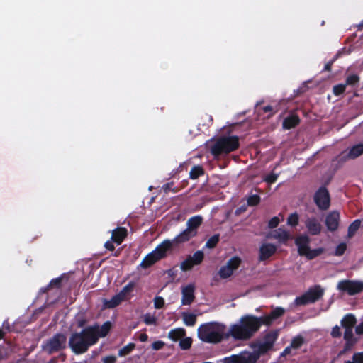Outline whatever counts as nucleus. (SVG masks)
<instances>
[{"mask_svg": "<svg viewBox=\"0 0 363 363\" xmlns=\"http://www.w3.org/2000/svg\"><path fill=\"white\" fill-rule=\"evenodd\" d=\"M260 318L253 315H245L240 318L239 323L230 326L227 337L235 340H248L260 329Z\"/></svg>", "mask_w": 363, "mask_h": 363, "instance_id": "1", "label": "nucleus"}, {"mask_svg": "<svg viewBox=\"0 0 363 363\" xmlns=\"http://www.w3.org/2000/svg\"><path fill=\"white\" fill-rule=\"evenodd\" d=\"M225 328V325L217 322L204 323L198 328V337L204 342L217 344L229 337Z\"/></svg>", "mask_w": 363, "mask_h": 363, "instance_id": "2", "label": "nucleus"}, {"mask_svg": "<svg viewBox=\"0 0 363 363\" xmlns=\"http://www.w3.org/2000/svg\"><path fill=\"white\" fill-rule=\"evenodd\" d=\"M96 339L94 330L86 327L82 331L71 335L69 346L74 354H84L91 346L96 344Z\"/></svg>", "mask_w": 363, "mask_h": 363, "instance_id": "3", "label": "nucleus"}, {"mask_svg": "<svg viewBox=\"0 0 363 363\" xmlns=\"http://www.w3.org/2000/svg\"><path fill=\"white\" fill-rule=\"evenodd\" d=\"M240 147L239 138L237 135H223L218 137L211 145V155L218 158L223 155H227L235 151Z\"/></svg>", "mask_w": 363, "mask_h": 363, "instance_id": "4", "label": "nucleus"}, {"mask_svg": "<svg viewBox=\"0 0 363 363\" xmlns=\"http://www.w3.org/2000/svg\"><path fill=\"white\" fill-rule=\"evenodd\" d=\"M67 347V337L63 333H56L42 345V349L48 354L60 352Z\"/></svg>", "mask_w": 363, "mask_h": 363, "instance_id": "5", "label": "nucleus"}, {"mask_svg": "<svg viewBox=\"0 0 363 363\" xmlns=\"http://www.w3.org/2000/svg\"><path fill=\"white\" fill-rule=\"evenodd\" d=\"M323 294L324 290L320 286L317 285L314 288L309 289L301 296L296 297L294 302L296 306H305L308 303H313L320 299Z\"/></svg>", "mask_w": 363, "mask_h": 363, "instance_id": "6", "label": "nucleus"}, {"mask_svg": "<svg viewBox=\"0 0 363 363\" xmlns=\"http://www.w3.org/2000/svg\"><path fill=\"white\" fill-rule=\"evenodd\" d=\"M313 200L320 210L326 211L330 206V196L325 186H320L316 191L313 196Z\"/></svg>", "mask_w": 363, "mask_h": 363, "instance_id": "7", "label": "nucleus"}, {"mask_svg": "<svg viewBox=\"0 0 363 363\" xmlns=\"http://www.w3.org/2000/svg\"><path fill=\"white\" fill-rule=\"evenodd\" d=\"M337 289L347 292L350 296H354L363 291V282L349 279L342 280L338 282Z\"/></svg>", "mask_w": 363, "mask_h": 363, "instance_id": "8", "label": "nucleus"}, {"mask_svg": "<svg viewBox=\"0 0 363 363\" xmlns=\"http://www.w3.org/2000/svg\"><path fill=\"white\" fill-rule=\"evenodd\" d=\"M241 259L240 257L235 256L230 258L225 265L222 266L218 271V274L221 279H227L230 277L233 272L236 270L240 265Z\"/></svg>", "mask_w": 363, "mask_h": 363, "instance_id": "9", "label": "nucleus"}, {"mask_svg": "<svg viewBox=\"0 0 363 363\" xmlns=\"http://www.w3.org/2000/svg\"><path fill=\"white\" fill-rule=\"evenodd\" d=\"M304 225L311 235H318L322 231V225L318 218L315 216H306Z\"/></svg>", "mask_w": 363, "mask_h": 363, "instance_id": "10", "label": "nucleus"}, {"mask_svg": "<svg viewBox=\"0 0 363 363\" xmlns=\"http://www.w3.org/2000/svg\"><path fill=\"white\" fill-rule=\"evenodd\" d=\"M258 359L259 354L250 352H243L230 357L231 363H256Z\"/></svg>", "mask_w": 363, "mask_h": 363, "instance_id": "11", "label": "nucleus"}, {"mask_svg": "<svg viewBox=\"0 0 363 363\" xmlns=\"http://www.w3.org/2000/svg\"><path fill=\"white\" fill-rule=\"evenodd\" d=\"M195 286L193 284L186 285L182 289V304L183 306L191 305L195 299Z\"/></svg>", "mask_w": 363, "mask_h": 363, "instance_id": "12", "label": "nucleus"}, {"mask_svg": "<svg viewBox=\"0 0 363 363\" xmlns=\"http://www.w3.org/2000/svg\"><path fill=\"white\" fill-rule=\"evenodd\" d=\"M340 213L334 211L330 212L325 217V225L329 231L334 232L337 230L340 222Z\"/></svg>", "mask_w": 363, "mask_h": 363, "instance_id": "13", "label": "nucleus"}, {"mask_svg": "<svg viewBox=\"0 0 363 363\" xmlns=\"http://www.w3.org/2000/svg\"><path fill=\"white\" fill-rule=\"evenodd\" d=\"M172 247V242L169 240H165L158 245L152 252L159 259H164L167 257V252Z\"/></svg>", "mask_w": 363, "mask_h": 363, "instance_id": "14", "label": "nucleus"}, {"mask_svg": "<svg viewBox=\"0 0 363 363\" xmlns=\"http://www.w3.org/2000/svg\"><path fill=\"white\" fill-rule=\"evenodd\" d=\"M277 246L272 243H265L260 246L259 250V260L265 261L270 258L277 252Z\"/></svg>", "mask_w": 363, "mask_h": 363, "instance_id": "15", "label": "nucleus"}, {"mask_svg": "<svg viewBox=\"0 0 363 363\" xmlns=\"http://www.w3.org/2000/svg\"><path fill=\"white\" fill-rule=\"evenodd\" d=\"M294 242L298 247V253L301 256L310 247L311 238L307 234H301L296 238Z\"/></svg>", "mask_w": 363, "mask_h": 363, "instance_id": "16", "label": "nucleus"}, {"mask_svg": "<svg viewBox=\"0 0 363 363\" xmlns=\"http://www.w3.org/2000/svg\"><path fill=\"white\" fill-rule=\"evenodd\" d=\"M344 340H345V343L343 350L340 354L350 350L358 342V338L355 337L353 335V329H345Z\"/></svg>", "mask_w": 363, "mask_h": 363, "instance_id": "17", "label": "nucleus"}, {"mask_svg": "<svg viewBox=\"0 0 363 363\" xmlns=\"http://www.w3.org/2000/svg\"><path fill=\"white\" fill-rule=\"evenodd\" d=\"M88 328H91L94 330V335L96 338V344L99 337H104L108 335L111 328V323L109 321H106L101 327L96 325L88 326Z\"/></svg>", "mask_w": 363, "mask_h": 363, "instance_id": "18", "label": "nucleus"}, {"mask_svg": "<svg viewBox=\"0 0 363 363\" xmlns=\"http://www.w3.org/2000/svg\"><path fill=\"white\" fill-rule=\"evenodd\" d=\"M363 154V143H359L353 145L349 149V151L347 154L345 155L344 152L342 153L341 160H346L347 159H356L360 155Z\"/></svg>", "mask_w": 363, "mask_h": 363, "instance_id": "19", "label": "nucleus"}, {"mask_svg": "<svg viewBox=\"0 0 363 363\" xmlns=\"http://www.w3.org/2000/svg\"><path fill=\"white\" fill-rule=\"evenodd\" d=\"M202 223L203 217L201 216L198 215L192 216L186 222V229L196 235L198 233V228L200 227Z\"/></svg>", "mask_w": 363, "mask_h": 363, "instance_id": "20", "label": "nucleus"}, {"mask_svg": "<svg viewBox=\"0 0 363 363\" xmlns=\"http://www.w3.org/2000/svg\"><path fill=\"white\" fill-rule=\"evenodd\" d=\"M299 123V117L296 114H291L284 119L282 126L285 130H290L296 127Z\"/></svg>", "mask_w": 363, "mask_h": 363, "instance_id": "21", "label": "nucleus"}, {"mask_svg": "<svg viewBox=\"0 0 363 363\" xmlns=\"http://www.w3.org/2000/svg\"><path fill=\"white\" fill-rule=\"evenodd\" d=\"M128 235L127 230L125 228L120 227L113 230L112 232L111 240L117 245L122 243Z\"/></svg>", "mask_w": 363, "mask_h": 363, "instance_id": "22", "label": "nucleus"}, {"mask_svg": "<svg viewBox=\"0 0 363 363\" xmlns=\"http://www.w3.org/2000/svg\"><path fill=\"white\" fill-rule=\"evenodd\" d=\"M272 236L274 239L277 240L279 243L284 245H286L289 240L292 239V236L290 235L289 232L281 228L276 230Z\"/></svg>", "mask_w": 363, "mask_h": 363, "instance_id": "23", "label": "nucleus"}, {"mask_svg": "<svg viewBox=\"0 0 363 363\" xmlns=\"http://www.w3.org/2000/svg\"><path fill=\"white\" fill-rule=\"evenodd\" d=\"M193 233L190 232L188 229H185L180 234L176 236L174 240H171L172 244L175 243H183L190 240L191 238L196 237Z\"/></svg>", "mask_w": 363, "mask_h": 363, "instance_id": "24", "label": "nucleus"}, {"mask_svg": "<svg viewBox=\"0 0 363 363\" xmlns=\"http://www.w3.org/2000/svg\"><path fill=\"white\" fill-rule=\"evenodd\" d=\"M357 323L355 316L352 313L345 315L341 320V325L345 329H353Z\"/></svg>", "mask_w": 363, "mask_h": 363, "instance_id": "25", "label": "nucleus"}, {"mask_svg": "<svg viewBox=\"0 0 363 363\" xmlns=\"http://www.w3.org/2000/svg\"><path fill=\"white\" fill-rule=\"evenodd\" d=\"M185 335L186 330L182 328L171 330L168 333V337L174 342L180 340Z\"/></svg>", "mask_w": 363, "mask_h": 363, "instance_id": "26", "label": "nucleus"}, {"mask_svg": "<svg viewBox=\"0 0 363 363\" xmlns=\"http://www.w3.org/2000/svg\"><path fill=\"white\" fill-rule=\"evenodd\" d=\"M125 299L121 297L119 294H117L110 300H104V306L108 308H113L120 305L121 303Z\"/></svg>", "mask_w": 363, "mask_h": 363, "instance_id": "27", "label": "nucleus"}, {"mask_svg": "<svg viewBox=\"0 0 363 363\" xmlns=\"http://www.w3.org/2000/svg\"><path fill=\"white\" fill-rule=\"evenodd\" d=\"M159 259L154 255V254L151 252L148 255H147L145 258L143 259L140 266L144 268L147 269L150 267L152 265H153L155 263L158 262Z\"/></svg>", "mask_w": 363, "mask_h": 363, "instance_id": "28", "label": "nucleus"}, {"mask_svg": "<svg viewBox=\"0 0 363 363\" xmlns=\"http://www.w3.org/2000/svg\"><path fill=\"white\" fill-rule=\"evenodd\" d=\"M182 317L183 319L184 323L186 326L192 327L195 325L197 320L196 315L188 312H183L182 313Z\"/></svg>", "mask_w": 363, "mask_h": 363, "instance_id": "29", "label": "nucleus"}, {"mask_svg": "<svg viewBox=\"0 0 363 363\" xmlns=\"http://www.w3.org/2000/svg\"><path fill=\"white\" fill-rule=\"evenodd\" d=\"M279 336V330H272L267 333L263 337V342L269 344L272 347H273L274 342L277 340Z\"/></svg>", "mask_w": 363, "mask_h": 363, "instance_id": "30", "label": "nucleus"}, {"mask_svg": "<svg viewBox=\"0 0 363 363\" xmlns=\"http://www.w3.org/2000/svg\"><path fill=\"white\" fill-rule=\"evenodd\" d=\"M322 247L311 250L310 247L301 255L306 257L308 260L313 259L323 252Z\"/></svg>", "mask_w": 363, "mask_h": 363, "instance_id": "31", "label": "nucleus"}, {"mask_svg": "<svg viewBox=\"0 0 363 363\" xmlns=\"http://www.w3.org/2000/svg\"><path fill=\"white\" fill-rule=\"evenodd\" d=\"M254 347H255V351L257 352L255 354H259V356L260 354H264L267 353L268 351H269L272 348L270 345H269V344L265 343L264 342H259V343L255 345Z\"/></svg>", "mask_w": 363, "mask_h": 363, "instance_id": "32", "label": "nucleus"}, {"mask_svg": "<svg viewBox=\"0 0 363 363\" xmlns=\"http://www.w3.org/2000/svg\"><path fill=\"white\" fill-rule=\"evenodd\" d=\"M203 174H204L203 168L200 165H195L191 168V169L189 172V177L191 179H196L200 176H202Z\"/></svg>", "mask_w": 363, "mask_h": 363, "instance_id": "33", "label": "nucleus"}, {"mask_svg": "<svg viewBox=\"0 0 363 363\" xmlns=\"http://www.w3.org/2000/svg\"><path fill=\"white\" fill-rule=\"evenodd\" d=\"M361 221L359 219L354 220L348 227L347 235L352 237L360 228Z\"/></svg>", "mask_w": 363, "mask_h": 363, "instance_id": "34", "label": "nucleus"}, {"mask_svg": "<svg viewBox=\"0 0 363 363\" xmlns=\"http://www.w3.org/2000/svg\"><path fill=\"white\" fill-rule=\"evenodd\" d=\"M135 286V283L130 281L126 284L118 294L125 300L126 296L133 291Z\"/></svg>", "mask_w": 363, "mask_h": 363, "instance_id": "35", "label": "nucleus"}, {"mask_svg": "<svg viewBox=\"0 0 363 363\" xmlns=\"http://www.w3.org/2000/svg\"><path fill=\"white\" fill-rule=\"evenodd\" d=\"M258 318H260L259 321H260L261 326L262 325L269 326L276 320V319L271 314V313H269L268 315L258 317Z\"/></svg>", "mask_w": 363, "mask_h": 363, "instance_id": "36", "label": "nucleus"}, {"mask_svg": "<svg viewBox=\"0 0 363 363\" xmlns=\"http://www.w3.org/2000/svg\"><path fill=\"white\" fill-rule=\"evenodd\" d=\"M190 258H191L193 261V264L195 265L200 264L203 260L204 255L203 252L201 250H198L194 253L193 255H189Z\"/></svg>", "mask_w": 363, "mask_h": 363, "instance_id": "37", "label": "nucleus"}, {"mask_svg": "<svg viewBox=\"0 0 363 363\" xmlns=\"http://www.w3.org/2000/svg\"><path fill=\"white\" fill-rule=\"evenodd\" d=\"M219 240H220V235L215 234L207 240L205 246L209 249L214 248L218 243Z\"/></svg>", "mask_w": 363, "mask_h": 363, "instance_id": "38", "label": "nucleus"}, {"mask_svg": "<svg viewBox=\"0 0 363 363\" xmlns=\"http://www.w3.org/2000/svg\"><path fill=\"white\" fill-rule=\"evenodd\" d=\"M135 347L134 343H128L127 345L119 350L118 356L123 357L130 354Z\"/></svg>", "mask_w": 363, "mask_h": 363, "instance_id": "39", "label": "nucleus"}, {"mask_svg": "<svg viewBox=\"0 0 363 363\" xmlns=\"http://www.w3.org/2000/svg\"><path fill=\"white\" fill-rule=\"evenodd\" d=\"M298 222H299V216H298V214L296 212L291 213L288 216L287 220H286L287 224L291 227H296V225H298Z\"/></svg>", "mask_w": 363, "mask_h": 363, "instance_id": "40", "label": "nucleus"}, {"mask_svg": "<svg viewBox=\"0 0 363 363\" xmlns=\"http://www.w3.org/2000/svg\"><path fill=\"white\" fill-rule=\"evenodd\" d=\"M194 266H195V264H193L191 258L188 256L186 259L181 263L180 268L182 271L186 272L191 270Z\"/></svg>", "mask_w": 363, "mask_h": 363, "instance_id": "41", "label": "nucleus"}, {"mask_svg": "<svg viewBox=\"0 0 363 363\" xmlns=\"http://www.w3.org/2000/svg\"><path fill=\"white\" fill-rule=\"evenodd\" d=\"M359 82V76L356 74H350L349 76L347 77L345 84H346V86L349 85V86H353L356 85L357 84H358Z\"/></svg>", "mask_w": 363, "mask_h": 363, "instance_id": "42", "label": "nucleus"}, {"mask_svg": "<svg viewBox=\"0 0 363 363\" xmlns=\"http://www.w3.org/2000/svg\"><path fill=\"white\" fill-rule=\"evenodd\" d=\"M304 342V339L302 336L298 335L294 337L291 342L290 347L294 349L300 348Z\"/></svg>", "mask_w": 363, "mask_h": 363, "instance_id": "43", "label": "nucleus"}, {"mask_svg": "<svg viewBox=\"0 0 363 363\" xmlns=\"http://www.w3.org/2000/svg\"><path fill=\"white\" fill-rule=\"evenodd\" d=\"M179 347L183 350H186L191 348L192 345V339L191 337H182L179 341Z\"/></svg>", "mask_w": 363, "mask_h": 363, "instance_id": "44", "label": "nucleus"}, {"mask_svg": "<svg viewBox=\"0 0 363 363\" xmlns=\"http://www.w3.org/2000/svg\"><path fill=\"white\" fill-rule=\"evenodd\" d=\"M260 201L261 199L258 194H252L248 196L247 203L250 206H256L260 203Z\"/></svg>", "mask_w": 363, "mask_h": 363, "instance_id": "45", "label": "nucleus"}, {"mask_svg": "<svg viewBox=\"0 0 363 363\" xmlns=\"http://www.w3.org/2000/svg\"><path fill=\"white\" fill-rule=\"evenodd\" d=\"M62 277H59L57 278L52 279L50 281L49 284L48 285V288L55 287V288H57V289H60L61 286H62Z\"/></svg>", "mask_w": 363, "mask_h": 363, "instance_id": "46", "label": "nucleus"}, {"mask_svg": "<svg viewBox=\"0 0 363 363\" xmlns=\"http://www.w3.org/2000/svg\"><path fill=\"white\" fill-rule=\"evenodd\" d=\"M346 89V84H339L333 86V94L335 96H340L343 94Z\"/></svg>", "mask_w": 363, "mask_h": 363, "instance_id": "47", "label": "nucleus"}, {"mask_svg": "<svg viewBox=\"0 0 363 363\" xmlns=\"http://www.w3.org/2000/svg\"><path fill=\"white\" fill-rule=\"evenodd\" d=\"M347 250V245L345 242L340 243L335 248V255L342 256Z\"/></svg>", "mask_w": 363, "mask_h": 363, "instance_id": "48", "label": "nucleus"}, {"mask_svg": "<svg viewBox=\"0 0 363 363\" xmlns=\"http://www.w3.org/2000/svg\"><path fill=\"white\" fill-rule=\"evenodd\" d=\"M271 314L274 317L276 320L284 315L285 313V310L281 307H277L273 309L271 312Z\"/></svg>", "mask_w": 363, "mask_h": 363, "instance_id": "49", "label": "nucleus"}, {"mask_svg": "<svg viewBox=\"0 0 363 363\" xmlns=\"http://www.w3.org/2000/svg\"><path fill=\"white\" fill-rule=\"evenodd\" d=\"M144 323L147 325H156L157 318L153 315H151L150 314H146L144 316Z\"/></svg>", "mask_w": 363, "mask_h": 363, "instance_id": "50", "label": "nucleus"}, {"mask_svg": "<svg viewBox=\"0 0 363 363\" xmlns=\"http://www.w3.org/2000/svg\"><path fill=\"white\" fill-rule=\"evenodd\" d=\"M154 306L157 309H160L164 306V300L162 297L157 296L154 299Z\"/></svg>", "mask_w": 363, "mask_h": 363, "instance_id": "51", "label": "nucleus"}, {"mask_svg": "<svg viewBox=\"0 0 363 363\" xmlns=\"http://www.w3.org/2000/svg\"><path fill=\"white\" fill-rule=\"evenodd\" d=\"M279 218L277 216H274L272 218L268 223V227L269 228H275L279 225Z\"/></svg>", "mask_w": 363, "mask_h": 363, "instance_id": "52", "label": "nucleus"}, {"mask_svg": "<svg viewBox=\"0 0 363 363\" xmlns=\"http://www.w3.org/2000/svg\"><path fill=\"white\" fill-rule=\"evenodd\" d=\"M263 111L264 113H269V112H272V113H270L268 117L274 115L275 113H277L278 111V108H277V106H276V107L274 108V106H271V105H268V106H266L264 107H263Z\"/></svg>", "mask_w": 363, "mask_h": 363, "instance_id": "53", "label": "nucleus"}, {"mask_svg": "<svg viewBox=\"0 0 363 363\" xmlns=\"http://www.w3.org/2000/svg\"><path fill=\"white\" fill-rule=\"evenodd\" d=\"M278 178V175L274 173H270L266 176L264 181L269 184L274 183Z\"/></svg>", "mask_w": 363, "mask_h": 363, "instance_id": "54", "label": "nucleus"}, {"mask_svg": "<svg viewBox=\"0 0 363 363\" xmlns=\"http://www.w3.org/2000/svg\"><path fill=\"white\" fill-rule=\"evenodd\" d=\"M331 336L333 338H338L341 337L340 328L338 325H335L332 328Z\"/></svg>", "mask_w": 363, "mask_h": 363, "instance_id": "55", "label": "nucleus"}, {"mask_svg": "<svg viewBox=\"0 0 363 363\" xmlns=\"http://www.w3.org/2000/svg\"><path fill=\"white\" fill-rule=\"evenodd\" d=\"M164 345H165V343L163 341L157 340V341H155L152 344L151 347L154 350H160L162 349Z\"/></svg>", "mask_w": 363, "mask_h": 363, "instance_id": "56", "label": "nucleus"}, {"mask_svg": "<svg viewBox=\"0 0 363 363\" xmlns=\"http://www.w3.org/2000/svg\"><path fill=\"white\" fill-rule=\"evenodd\" d=\"M352 360L355 363H363V352H356L352 356Z\"/></svg>", "mask_w": 363, "mask_h": 363, "instance_id": "57", "label": "nucleus"}, {"mask_svg": "<svg viewBox=\"0 0 363 363\" xmlns=\"http://www.w3.org/2000/svg\"><path fill=\"white\" fill-rule=\"evenodd\" d=\"M337 57V55H336L333 59H332L331 60H330L329 62H328L325 65V67H324L323 71H328V72L331 71L332 66H333V63L335 62V61L336 60Z\"/></svg>", "mask_w": 363, "mask_h": 363, "instance_id": "58", "label": "nucleus"}, {"mask_svg": "<svg viewBox=\"0 0 363 363\" xmlns=\"http://www.w3.org/2000/svg\"><path fill=\"white\" fill-rule=\"evenodd\" d=\"M103 363H115L116 362V357L113 355L104 357L102 359Z\"/></svg>", "mask_w": 363, "mask_h": 363, "instance_id": "59", "label": "nucleus"}, {"mask_svg": "<svg viewBox=\"0 0 363 363\" xmlns=\"http://www.w3.org/2000/svg\"><path fill=\"white\" fill-rule=\"evenodd\" d=\"M113 241L111 240H108L105 242L104 244V247L109 251H113L115 250V246L113 245Z\"/></svg>", "mask_w": 363, "mask_h": 363, "instance_id": "60", "label": "nucleus"}, {"mask_svg": "<svg viewBox=\"0 0 363 363\" xmlns=\"http://www.w3.org/2000/svg\"><path fill=\"white\" fill-rule=\"evenodd\" d=\"M355 332L358 335L363 334V321L356 327Z\"/></svg>", "mask_w": 363, "mask_h": 363, "instance_id": "61", "label": "nucleus"}, {"mask_svg": "<svg viewBox=\"0 0 363 363\" xmlns=\"http://www.w3.org/2000/svg\"><path fill=\"white\" fill-rule=\"evenodd\" d=\"M138 339L140 342H146L148 340V335L146 333H141Z\"/></svg>", "mask_w": 363, "mask_h": 363, "instance_id": "62", "label": "nucleus"}, {"mask_svg": "<svg viewBox=\"0 0 363 363\" xmlns=\"http://www.w3.org/2000/svg\"><path fill=\"white\" fill-rule=\"evenodd\" d=\"M291 352V347H287L284 349V352H283V354H289Z\"/></svg>", "mask_w": 363, "mask_h": 363, "instance_id": "63", "label": "nucleus"}, {"mask_svg": "<svg viewBox=\"0 0 363 363\" xmlns=\"http://www.w3.org/2000/svg\"><path fill=\"white\" fill-rule=\"evenodd\" d=\"M50 289H51V288H48V286H45V287H44V288H42V289H40V291H41L42 293H46V292H47L48 290H50Z\"/></svg>", "mask_w": 363, "mask_h": 363, "instance_id": "64", "label": "nucleus"}]
</instances>
